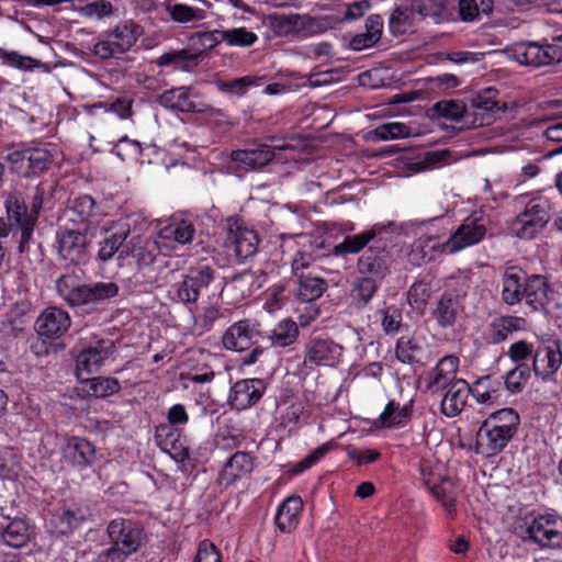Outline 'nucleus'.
I'll return each instance as SVG.
<instances>
[{
  "mask_svg": "<svg viewBox=\"0 0 562 562\" xmlns=\"http://www.w3.org/2000/svg\"><path fill=\"white\" fill-rule=\"evenodd\" d=\"M402 229L403 225L393 221L375 223L369 229L346 236L341 243L334 246L333 254L335 256L359 254L373 241L374 244L369 246L358 258L357 270L359 274L372 277L381 282L390 273L392 260L386 246L379 244L382 241L384 234H401Z\"/></svg>",
  "mask_w": 562,
  "mask_h": 562,
  "instance_id": "obj_1",
  "label": "nucleus"
},
{
  "mask_svg": "<svg viewBox=\"0 0 562 562\" xmlns=\"http://www.w3.org/2000/svg\"><path fill=\"white\" fill-rule=\"evenodd\" d=\"M56 291L70 307L90 313L117 296L120 288L113 281L80 283L76 277L63 274L56 280Z\"/></svg>",
  "mask_w": 562,
  "mask_h": 562,
  "instance_id": "obj_2",
  "label": "nucleus"
},
{
  "mask_svg": "<svg viewBox=\"0 0 562 562\" xmlns=\"http://www.w3.org/2000/svg\"><path fill=\"white\" fill-rule=\"evenodd\" d=\"M520 425L514 408H502L488 415L476 431L475 452L493 457L502 452L515 437Z\"/></svg>",
  "mask_w": 562,
  "mask_h": 562,
  "instance_id": "obj_3",
  "label": "nucleus"
},
{
  "mask_svg": "<svg viewBox=\"0 0 562 562\" xmlns=\"http://www.w3.org/2000/svg\"><path fill=\"white\" fill-rule=\"evenodd\" d=\"M102 36L91 52L101 59L116 58L135 45L140 36V27L134 21L125 20Z\"/></svg>",
  "mask_w": 562,
  "mask_h": 562,
  "instance_id": "obj_4",
  "label": "nucleus"
},
{
  "mask_svg": "<svg viewBox=\"0 0 562 562\" xmlns=\"http://www.w3.org/2000/svg\"><path fill=\"white\" fill-rule=\"evenodd\" d=\"M214 273L215 270L207 265L189 268L182 280L172 285V301L192 311V306L198 304L201 295L209 289Z\"/></svg>",
  "mask_w": 562,
  "mask_h": 562,
  "instance_id": "obj_5",
  "label": "nucleus"
},
{
  "mask_svg": "<svg viewBox=\"0 0 562 562\" xmlns=\"http://www.w3.org/2000/svg\"><path fill=\"white\" fill-rule=\"evenodd\" d=\"M88 232L81 227L59 225L55 235V249L59 260L79 266L88 260L90 240Z\"/></svg>",
  "mask_w": 562,
  "mask_h": 562,
  "instance_id": "obj_6",
  "label": "nucleus"
},
{
  "mask_svg": "<svg viewBox=\"0 0 562 562\" xmlns=\"http://www.w3.org/2000/svg\"><path fill=\"white\" fill-rule=\"evenodd\" d=\"M487 222L483 211L471 213L456 232L442 243L443 251L452 255L479 244L486 235Z\"/></svg>",
  "mask_w": 562,
  "mask_h": 562,
  "instance_id": "obj_7",
  "label": "nucleus"
},
{
  "mask_svg": "<svg viewBox=\"0 0 562 562\" xmlns=\"http://www.w3.org/2000/svg\"><path fill=\"white\" fill-rule=\"evenodd\" d=\"M504 53L509 59L525 66H546L562 60V50L554 45H539L535 42H521L508 46Z\"/></svg>",
  "mask_w": 562,
  "mask_h": 562,
  "instance_id": "obj_8",
  "label": "nucleus"
},
{
  "mask_svg": "<svg viewBox=\"0 0 562 562\" xmlns=\"http://www.w3.org/2000/svg\"><path fill=\"white\" fill-rule=\"evenodd\" d=\"M4 205L9 222L21 233L18 249L23 254L29 250L38 218L29 210L24 199L18 193H11L5 199Z\"/></svg>",
  "mask_w": 562,
  "mask_h": 562,
  "instance_id": "obj_9",
  "label": "nucleus"
},
{
  "mask_svg": "<svg viewBox=\"0 0 562 562\" xmlns=\"http://www.w3.org/2000/svg\"><path fill=\"white\" fill-rule=\"evenodd\" d=\"M156 102L162 108L181 113H206L210 106L189 86L171 88L158 94Z\"/></svg>",
  "mask_w": 562,
  "mask_h": 562,
  "instance_id": "obj_10",
  "label": "nucleus"
},
{
  "mask_svg": "<svg viewBox=\"0 0 562 562\" xmlns=\"http://www.w3.org/2000/svg\"><path fill=\"white\" fill-rule=\"evenodd\" d=\"M268 23L278 36L306 38L318 32L316 20L297 13H273L268 16Z\"/></svg>",
  "mask_w": 562,
  "mask_h": 562,
  "instance_id": "obj_11",
  "label": "nucleus"
},
{
  "mask_svg": "<svg viewBox=\"0 0 562 562\" xmlns=\"http://www.w3.org/2000/svg\"><path fill=\"white\" fill-rule=\"evenodd\" d=\"M342 347L328 337H311L304 347L303 368L335 367L341 357Z\"/></svg>",
  "mask_w": 562,
  "mask_h": 562,
  "instance_id": "obj_12",
  "label": "nucleus"
},
{
  "mask_svg": "<svg viewBox=\"0 0 562 562\" xmlns=\"http://www.w3.org/2000/svg\"><path fill=\"white\" fill-rule=\"evenodd\" d=\"M530 541L541 548L562 547V517L555 514L536 516L526 529Z\"/></svg>",
  "mask_w": 562,
  "mask_h": 562,
  "instance_id": "obj_13",
  "label": "nucleus"
},
{
  "mask_svg": "<svg viewBox=\"0 0 562 562\" xmlns=\"http://www.w3.org/2000/svg\"><path fill=\"white\" fill-rule=\"evenodd\" d=\"M11 169L22 177L38 175L52 164V155L46 148L27 147L16 149L7 157Z\"/></svg>",
  "mask_w": 562,
  "mask_h": 562,
  "instance_id": "obj_14",
  "label": "nucleus"
},
{
  "mask_svg": "<svg viewBox=\"0 0 562 562\" xmlns=\"http://www.w3.org/2000/svg\"><path fill=\"white\" fill-rule=\"evenodd\" d=\"M106 533L111 544L131 554L137 552L145 539L143 528L137 522L124 518L111 520Z\"/></svg>",
  "mask_w": 562,
  "mask_h": 562,
  "instance_id": "obj_15",
  "label": "nucleus"
},
{
  "mask_svg": "<svg viewBox=\"0 0 562 562\" xmlns=\"http://www.w3.org/2000/svg\"><path fill=\"white\" fill-rule=\"evenodd\" d=\"M114 341L109 338L98 339L83 348L77 356L76 370L80 380L100 370L104 361L113 353Z\"/></svg>",
  "mask_w": 562,
  "mask_h": 562,
  "instance_id": "obj_16",
  "label": "nucleus"
},
{
  "mask_svg": "<svg viewBox=\"0 0 562 562\" xmlns=\"http://www.w3.org/2000/svg\"><path fill=\"white\" fill-rule=\"evenodd\" d=\"M259 323L241 319L231 325L223 335L222 342L226 350L244 351L249 349L259 336Z\"/></svg>",
  "mask_w": 562,
  "mask_h": 562,
  "instance_id": "obj_17",
  "label": "nucleus"
},
{
  "mask_svg": "<svg viewBox=\"0 0 562 562\" xmlns=\"http://www.w3.org/2000/svg\"><path fill=\"white\" fill-rule=\"evenodd\" d=\"M266 387V382L262 379L239 380L232 386L228 402L237 411L247 409L261 400Z\"/></svg>",
  "mask_w": 562,
  "mask_h": 562,
  "instance_id": "obj_18",
  "label": "nucleus"
},
{
  "mask_svg": "<svg viewBox=\"0 0 562 562\" xmlns=\"http://www.w3.org/2000/svg\"><path fill=\"white\" fill-rule=\"evenodd\" d=\"M562 364V351L559 341L540 345L533 352L532 370L543 381L552 378Z\"/></svg>",
  "mask_w": 562,
  "mask_h": 562,
  "instance_id": "obj_19",
  "label": "nucleus"
},
{
  "mask_svg": "<svg viewBox=\"0 0 562 562\" xmlns=\"http://www.w3.org/2000/svg\"><path fill=\"white\" fill-rule=\"evenodd\" d=\"M98 207L93 198L83 194L74 199L65 210L64 218L71 223L74 227H81L89 232L91 226L97 223Z\"/></svg>",
  "mask_w": 562,
  "mask_h": 562,
  "instance_id": "obj_20",
  "label": "nucleus"
},
{
  "mask_svg": "<svg viewBox=\"0 0 562 562\" xmlns=\"http://www.w3.org/2000/svg\"><path fill=\"white\" fill-rule=\"evenodd\" d=\"M69 314L56 306L46 307L35 322L40 336L56 339L61 337L70 327Z\"/></svg>",
  "mask_w": 562,
  "mask_h": 562,
  "instance_id": "obj_21",
  "label": "nucleus"
},
{
  "mask_svg": "<svg viewBox=\"0 0 562 562\" xmlns=\"http://www.w3.org/2000/svg\"><path fill=\"white\" fill-rule=\"evenodd\" d=\"M155 441L177 462H184L190 458L188 448L180 441V434L170 425L160 424L156 427Z\"/></svg>",
  "mask_w": 562,
  "mask_h": 562,
  "instance_id": "obj_22",
  "label": "nucleus"
},
{
  "mask_svg": "<svg viewBox=\"0 0 562 562\" xmlns=\"http://www.w3.org/2000/svg\"><path fill=\"white\" fill-rule=\"evenodd\" d=\"M231 158L241 170H255L267 166L273 158L274 151L267 144L254 148L233 150Z\"/></svg>",
  "mask_w": 562,
  "mask_h": 562,
  "instance_id": "obj_23",
  "label": "nucleus"
},
{
  "mask_svg": "<svg viewBox=\"0 0 562 562\" xmlns=\"http://www.w3.org/2000/svg\"><path fill=\"white\" fill-rule=\"evenodd\" d=\"M412 4L420 19H428L435 24L453 20V0H412Z\"/></svg>",
  "mask_w": 562,
  "mask_h": 562,
  "instance_id": "obj_24",
  "label": "nucleus"
},
{
  "mask_svg": "<svg viewBox=\"0 0 562 562\" xmlns=\"http://www.w3.org/2000/svg\"><path fill=\"white\" fill-rule=\"evenodd\" d=\"M527 274L516 266L507 267L502 276V301L516 305L524 300V286Z\"/></svg>",
  "mask_w": 562,
  "mask_h": 562,
  "instance_id": "obj_25",
  "label": "nucleus"
},
{
  "mask_svg": "<svg viewBox=\"0 0 562 562\" xmlns=\"http://www.w3.org/2000/svg\"><path fill=\"white\" fill-rule=\"evenodd\" d=\"M527 326L525 318L513 315L498 316L492 319L487 327L486 339L497 345L505 341L513 333L524 330Z\"/></svg>",
  "mask_w": 562,
  "mask_h": 562,
  "instance_id": "obj_26",
  "label": "nucleus"
},
{
  "mask_svg": "<svg viewBox=\"0 0 562 562\" xmlns=\"http://www.w3.org/2000/svg\"><path fill=\"white\" fill-rule=\"evenodd\" d=\"M470 385L463 379L454 381L452 385L446 389L441 400V413L447 417L459 415L467 404L470 394Z\"/></svg>",
  "mask_w": 562,
  "mask_h": 562,
  "instance_id": "obj_27",
  "label": "nucleus"
},
{
  "mask_svg": "<svg viewBox=\"0 0 562 562\" xmlns=\"http://www.w3.org/2000/svg\"><path fill=\"white\" fill-rule=\"evenodd\" d=\"M64 458L80 469L91 465L95 461V448L85 438L72 437L64 447Z\"/></svg>",
  "mask_w": 562,
  "mask_h": 562,
  "instance_id": "obj_28",
  "label": "nucleus"
},
{
  "mask_svg": "<svg viewBox=\"0 0 562 562\" xmlns=\"http://www.w3.org/2000/svg\"><path fill=\"white\" fill-rule=\"evenodd\" d=\"M88 515V509L79 505L63 507L52 515L50 525L57 533L68 535L78 528Z\"/></svg>",
  "mask_w": 562,
  "mask_h": 562,
  "instance_id": "obj_29",
  "label": "nucleus"
},
{
  "mask_svg": "<svg viewBox=\"0 0 562 562\" xmlns=\"http://www.w3.org/2000/svg\"><path fill=\"white\" fill-rule=\"evenodd\" d=\"M550 285L544 277L539 274L527 276L524 286L526 304L533 311L543 308L549 302Z\"/></svg>",
  "mask_w": 562,
  "mask_h": 562,
  "instance_id": "obj_30",
  "label": "nucleus"
},
{
  "mask_svg": "<svg viewBox=\"0 0 562 562\" xmlns=\"http://www.w3.org/2000/svg\"><path fill=\"white\" fill-rule=\"evenodd\" d=\"M160 252V245L153 238L140 236L133 237L127 246L126 255L135 258L138 267H149L153 265ZM124 250L120 254L122 257Z\"/></svg>",
  "mask_w": 562,
  "mask_h": 562,
  "instance_id": "obj_31",
  "label": "nucleus"
},
{
  "mask_svg": "<svg viewBox=\"0 0 562 562\" xmlns=\"http://www.w3.org/2000/svg\"><path fill=\"white\" fill-rule=\"evenodd\" d=\"M380 281L372 277L356 278L349 290L350 305L356 310H363L367 307L380 288Z\"/></svg>",
  "mask_w": 562,
  "mask_h": 562,
  "instance_id": "obj_32",
  "label": "nucleus"
},
{
  "mask_svg": "<svg viewBox=\"0 0 562 562\" xmlns=\"http://www.w3.org/2000/svg\"><path fill=\"white\" fill-rule=\"evenodd\" d=\"M462 311L460 299L451 293H445L436 303L432 316L440 327L448 328L454 326Z\"/></svg>",
  "mask_w": 562,
  "mask_h": 562,
  "instance_id": "obj_33",
  "label": "nucleus"
},
{
  "mask_svg": "<svg viewBox=\"0 0 562 562\" xmlns=\"http://www.w3.org/2000/svg\"><path fill=\"white\" fill-rule=\"evenodd\" d=\"M497 94L498 91L495 88H486L471 99L474 115L481 116L480 125L491 124L495 119V113L501 110L496 100Z\"/></svg>",
  "mask_w": 562,
  "mask_h": 562,
  "instance_id": "obj_34",
  "label": "nucleus"
},
{
  "mask_svg": "<svg viewBox=\"0 0 562 562\" xmlns=\"http://www.w3.org/2000/svg\"><path fill=\"white\" fill-rule=\"evenodd\" d=\"M426 342L424 337L416 334L402 336L396 341L395 355L402 363L413 364L422 362L425 355Z\"/></svg>",
  "mask_w": 562,
  "mask_h": 562,
  "instance_id": "obj_35",
  "label": "nucleus"
},
{
  "mask_svg": "<svg viewBox=\"0 0 562 562\" xmlns=\"http://www.w3.org/2000/svg\"><path fill=\"white\" fill-rule=\"evenodd\" d=\"M195 235V227L192 222L188 220L173 221L169 225L159 231V238L164 241L166 247L171 246V243L177 245H187L193 240Z\"/></svg>",
  "mask_w": 562,
  "mask_h": 562,
  "instance_id": "obj_36",
  "label": "nucleus"
},
{
  "mask_svg": "<svg viewBox=\"0 0 562 562\" xmlns=\"http://www.w3.org/2000/svg\"><path fill=\"white\" fill-rule=\"evenodd\" d=\"M231 248L238 261L251 257L256 254L258 247V236L256 232L248 228H237L229 236Z\"/></svg>",
  "mask_w": 562,
  "mask_h": 562,
  "instance_id": "obj_37",
  "label": "nucleus"
},
{
  "mask_svg": "<svg viewBox=\"0 0 562 562\" xmlns=\"http://www.w3.org/2000/svg\"><path fill=\"white\" fill-rule=\"evenodd\" d=\"M254 469L252 458L248 452L237 451L225 463L221 473V481L232 484L239 477L249 474Z\"/></svg>",
  "mask_w": 562,
  "mask_h": 562,
  "instance_id": "obj_38",
  "label": "nucleus"
},
{
  "mask_svg": "<svg viewBox=\"0 0 562 562\" xmlns=\"http://www.w3.org/2000/svg\"><path fill=\"white\" fill-rule=\"evenodd\" d=\"M303 508L300 496H290L279 506L276 515V525L282 532L292 531L297 525V517Z\"/></svg>",
  "mask_w": 562,
  "mask_h": 562,
  "instance_id": "obj_39",
  "label": "nucleus"
},
{
  "mask_svg": "<svg viewBox=\"0 0 562 562\" xmlns=\"http://www.w3.org/2000/svg\"><path fill=\"white\" fill-rule=\"evenodd\" d=\"M297 288L294 291L295 296L303 302H312L323 295L327 289L326 281L313 272L300 274L296 278Z\"/></svg>",
  "mask_w": 562,
  "mask_h": 562,
  "instance_id": "obj_40",
  "label": "nucleus"
},
{
  "mask_svg": "<svg viewBox=\"0 0 562 562\" xmlns=\"http://www.w3.org/2000/svg\"><path fill=\"white\" fill-rule=\"evenodd\" d=\"M300 328L291 318H283L270 330L268 339L272 347L285 348L296 342Z\"/></svg>",
  "mask_w": 562,
  "mask_h": 562,
  "instance_id": "obj_41",
  "label": "nucleus"
},
{
  "mask_svg": "<svg viewBox=\"0 0 562 562\" xmlns=\"http://www.w3.org/2000/svg\"><path fill=\"white\" fill-rule=\"evenodd\" d=\"M201 53L187 49L171 50L162 54L156 61L159 67L172 66L177 70L190 72L200 63Z\"/></svg>",
  "mask_w": 562,
  "mask_h": 562,
  "instance_id": "obj_42",
  "label": "nucleus"
},
{
  "mask_svg": "<svg viewBox=\"0 0 562 562\" xmlns=\"http://www.w3.org/2000/svg\"><path fill=\"white\" fill-rule=\"evenodd\" d=\"M434 277L430 273L420 276L408 289L406 299L408 304L416 311H424L430 296Z\"/></svg>",
  "mask_w": 562,
  "mask_h": 562,
  "instance_id": "obj_43",
  "label": "nucleus"
},
{
  "mask_svg": "<svg viewBox=\"0 0 562 562\" xmlns=\"http://www.w3.org/2000/svg\"><path fill=\"white\" fill-rule=\"evenodd\" d=\"M412 416V404L401 406L395 401H390L379 417L382 427H397L409 420Z\"/></svg>",
  "mask_w": 562,
  "mask_h": 562,
  "instance_id": "obj_44",
  "label": "nucleus"
},
{
  "mask_svg": "<svg viewBox=\"0 0 562 562\" xmlns=\"http://www.w3.org/2000/svg\"><path fill=\"white\" fill-rule=\"evenodd\" d=\"M190 312L192 313L193 321L192 333L196 336L210 331L221 315L220 307L212 303L198 308L195 312Z\"/></svg>",
  "mask_w": 562,
  "mask_h": 562,
  "instance_id": "obj_45",
  "label": "nucleus"
},
{
  "mask_svg": "<svg viewBox=\"0 0 562 562\" xmlns=\"http://www.w3.org/2000/svg\"><path fill=\"white\" fill-rule=\"evenodd\" d=\"M415 14L412 3L411 5L395 7L389 16L390 32L395 36L405 34L413 27Z\"/></svg>",
  "mask_w": 562,
  "mask_h": 562,
  "instance_id": "obj_46",
  "label": "nucleus"
},
{
  "mask_svg": "<svg viewBox=\"0 0 562 562\" xmlns=\"http://www.w3.org/2000/svg\"><path fill=\"white\" fill-rule=\"evenodd\" d=\"M438 251L445 252L442 243H439L435 236L424 235L414 241L411 258L415 262L430 261Z\"/></svg>",
  "mask_w": 562,
  "mask_h": 562,
  "instance_id": "obj_47",
  "label": "nucleus"
},
{
  "mask_svg": "<svg viewBox=\"0 0 562 562\" xmlns=\"http://www.w3.org/2000/svg\"><path fill=\"white\" fill-rule=\"evenodd\" d=\"M428 490L434 497L441 502L448 515L452 516L456 514L457 493L454 484L449 477L443 476L439 482L435 483L434 486L428 487Z\"/></svg>",
  "mask_w": 562,
  "mask_h": 562,
  "instance_id": "obj_48",
  "label": "nucleus"
},
{
  "mask_svg": "<svg viewBox=\"0 0 562 562\" xmlns=\"http://www.w3.org/2000/svg\"><path fill=\"white\" fill-rule=\"evenodd\" d=\"M130 235L128 227H121L99 243L98 259L106 262L120 250Z\"/></svg>",
  "mask_w": 562,
  "mask_h": 562,
  "instance_id": "obj_49",
  "label": "nucleus"
},
{
  "mask_svg": "<svg viewBox=\"0 0 562 562\" xmlns=\"http://www.w3.org/2000/svg\"><path fill=\"white\" fill-rule=\"evenodd\" d=\"M167 12L175 22L181 24L202 21L206 15L204 9L184 3L168 4Z\"/></svg>",
  "mask_w": 562,
  "mask_h": 562,
  "instance_id": "obj_50",
  "label": "nucleus"
},
{
  "mask_svg": "<svg viewBox=\"0 0 562 562\" xmlns=\"http://www.w3.org/2000/svg\"><path fill=\"white\" fill-rule=\"evenodd\" d=\"M546 226L520 213L510 224V232L520 239L535 238Z\"/></svg>",
  "mask_w": 562,
  "mask_h": 562,
  "instance_id": "obj_51",
  "label": "nucleus"
},
{
  "mask_svg": "<svg viewBox=\"0 0 562 562\" xmlns=\"http://www.w3.org/2000/svg\"><path fill=\"white\" fill-rule=\"evenodd\" d=\"M81 382L89 385V394L95 397H106L121 390L120 382L114 378H87L82 379Z\"/></svg>",
  "mask_w": 562,
  "mask_h": 562,
  "instance_id": "obj_52",
  "label": "nucleus"
},
{
  "mask_svg": "<svg viewBox=\"0 0 562 562\" xmlns=\"http://www.w3.org/2000/svg\"><path fill=\"white\" fill-rule=\"evenodd\" d=\"M370 134L373 140L406 138L411 136V128L404 123L391 122L381 124Z\"/></svg>",
  "mask_w": 562,
  "mask_h": 562,
  "instance_id": "obj_53",
  "label": "nucleus"
},
{
  "mask_svg": "<svg viewBox=\"0 0 562 562\" xmlns=\"http://www.w3.org/2000/svg\"><path fill=\"white\" fill-rule=\"evenodd\" d=\"M470 394L481 404L495 403L499 394L497 387L493 385V381L490 376L479 379L472 386H470Z\"/></svg>",
  "mask_w": 562,
  "mask_h": 562,
  "instance_id": "obj_54",
  "label": "nucleus"
},
{
  "mask_svg": "<svg viewBox=\"0 0 562 562\" xmlns=\"http://www.w3.org/2000/svg\"><path fill=\"white\" fill-rule=\"evenodd\" d=\"M223 31L224 33L221 35V37L229 46L249 47L254 45L258 40L256 33L247 30L244 26L227 29Z\"/></svg>",
  "mask_w": 562,
  "mask_h": 562,
  "instance_id": "obj_55",
  "label": "nucleus"
},
{
  "mask_svg": "<svg viewBox=\"0 0 562 562\" xmlns=\"http://www.w3.org/2000/svg\"><path fill=\"white\" fill-rule=\"evenodd\" d=\"M2 539L12 548H22L29 542V529L23 521H12L3 530Z\"/></svg>",
  "mask_w": 562,
  "mask_h": 562,
  "instance_id": "obj_56",
  "label": "nucleus"
},
{
  "mask_svg": "<svg viewBox=\"0 0 562 562\" xmlns=\"http://www.w3.org/2000/svg\"><path fill=\"white\" fill-rule=\"evenodd\" d=\"M260 77L245 76L233 79L231 81H218L217 87L222 92L229 93L236 97L244 95L250 87L259 85Z\"/></svg>",
  "mask_w": 562,
  "mask_h": 562,
  "instance_id": "obj_57",
  "label": "nucleus"
},
{
  "mask_svg": "<svg viewBox=\"0 0 562 562\" xmlns=\"http://www.w3.org/2000/svg\"><path fill=\"white\" fill-rule=\"evenodd\" d=\"M530 378V368L526 363H518L508 371L505 379V386L510 393H519L525 387Z\"/></svg>",
  "mask_w": 562,
  "mask_h": 562,
  "instance_id": "obj_58",
  "label": "nucleus"
},
{
  "mask_svg": "<svg viewBox=\"0 0 562 562\" xmlns=\"http://www.w3.org/2000/svg\"><path fill=\"white\" fill-rule=\"evenodd\" d=\"M551 210L550 201L546 198L539 196L531 199L526 204L522 213L546 226L550 220Z\"/></svg>",
  "mask_w": 562,
  "mask_h": 562,
  "instance_id": "obj_59",
  "label": "nucleus"
},
{
  "mask_svg": "<svg viewBox=\"0 0 562 562\" xmlns=\"http://www.w3.org/2000/svg\"><path fill=\"white\" fill-rule=\"evenodd\" d=\"M82 16L101 20L114 13L113 4L108 0H94L79 8Z\"/></svg>",
  "mask_w": 562,
  "mask_h": 562,
  "instance_id": "obj_60",
  "label": "nucleus"
},
{
  "mask_svg": "<svg viewBox=\"0 0 562 562\" xmlns=\"http://www.w3.org/2000/svg\"><path fill=\"white\" fill-rule=\"evenodd\" d=\"M434 111L441 117L447 120L458 121L465 111V105L462 101L458 100H443L434 105Z\"/></svg>",
  "mask_w": 562,
  "mask_h": 562,
  "instance_id": "obj_61",
  "label": "nucleus"
},
{
  "mask_svg": "<svg viewBox=\"0 0 562 562\" xmlns=\"http://www.w3.org/2000/svg\"><path fill=\"white\" fill-rule=\"evenodd\" d=\"M381 326L386 335H394L400 330L402 324V312L396 306H387L380 310Z\"/></svg>",
  "mask_w": 562,
  "mask_h": 562,
  "instance_id": "obj_62",
  "label": "nucleus"
},
{
  "mask_svg": "<svg viewBox=\"0 0 562 562\" xmlns=\"http://www.w3.org/2000/svg\"><path fill=\"white\" fill-rule=\"evenodd\" d=\"M427 389L432 393H439L446 389H448L454 381L459 379H454L452 375L441 372L437 366L427 373Z\"/></svg>",
  "mask_w": 562,
  "mask_h": 562,
  "instance_id": "obj_63",
  "label": "nucleus"
},
{
  "mask_svg": "<svg viewBox=\"0 0 562 562\" xmlns=\"http://www.w3.org/2000/svg\"><path fill=\"white\" fill-rule=\"evenodd\" d=\"M112 153L124 160L126 157H136L140 155L142 147L137 140H131L127 136H123L113 146Z\"/></svg>",
  "mask_w": 562,
  "mask_h": 562,
  "instance_id": "obj_64",
  "label": "nucleus"
}]
</instances>
